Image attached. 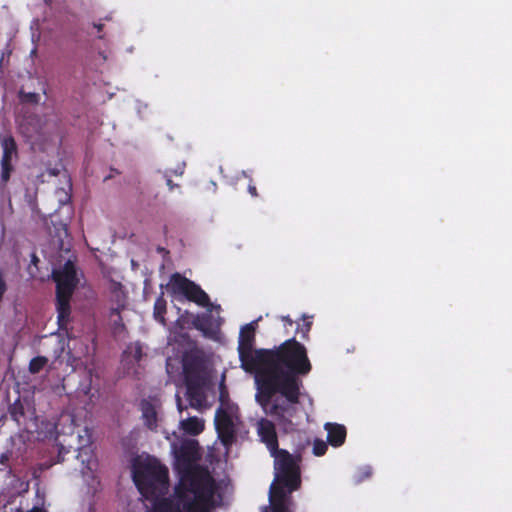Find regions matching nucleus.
Listing matches in <instances>:
<instances>
[{
	"label": "nucleus",
	"mask_w": 512,
	"mask_h": 512,
	"mask_svg": "<svg viewBox=\"0 0 512 512\" xmlns=\"http://www.w3.org/2000/svg\"><path fill=\"white\" fill-rule=\"evenodd\" d=\"M179 337L183 340H185L186 336L184 334H180Z\"/></svg>",
	"instance_id": "38"
},
{
	"label": "nucleus",
	"mask_w": 512,
	"mask_h": 512,
	"mask_svg": "<svg viewBox=\"0 0 512 512\" xmlns=\"http://www.w3.org/2000/svg\"><path fill=\"white\" fill-rule=\"evenodd\" d=\"M198 442L184 441L176 454L179 484L172 496L161 497L168 489V470L156 459L139 462L133 471L134 482L140 493L150 501L149 512H207L214 502L216 483L207 471L196 466L199 458Z\"/></svg>",
	"instance_id": "1"
},
{
	"label": "nucleus",
	"mask_w": 512,
	"mask_h": 512,
	"mask_svg": "<svg viewBox=\"0 0 512 512\" xmlns=\"http://www.w3.org/2000/svg\"><path fill=\"white\" fill-rule=\"evenodd\" d=\"M122 367L124 369V373L133 378H138L141 373V365L135 360H133V362H129L126 366L122 364Z\"/></svg>",
	"instance_id": "23"
},
{
	"label": "nucleus",
	"mask_w": 512,
	"mask_h": 512,
	"mask_svg": "<svg viewBox=\"0 0 512 512\" xmlns=\"http://www.w3.org/2000/svg\"><path fill=\"white\" fill-rule=\"evenodd\" d=\"M236 412V406H224L223 408H218L216 411V429L219 438L225 446L231 445L235 440L236 424L238 422Z\"/></svg>",
	"instance_id": "10"
},
{
	"label": "nucleus",
	"mask_w": 512,
	"mask_h": 512,
	"mask_svg": "<svg viewBox=\"0 0 512 512\" xmlns=\"http://www.w3.org/2000/svg\"><path fill=\"white\" fill-rule=\"evenodd\" d=\"M262 318H263L262 315H260L255 320L260 321V320H262Z\"/></svg>",
	"instance_id": "39"
},
{
	"label": "nucleus",
	"mask_w": 512,
	"mask_h": 512,
	"mask_svg": "<svg viewBox=\"0 0 512 512\" xmlns=\"http://www.w3.org/2000/svg\"><path fill=\"white\" fill-rule=\"evenodd\" d=\"M301 485L300 469H292L275 473L270 486L269 499L273 512H291L292 500L290 494Z\"/></svg>",
	"instance_id": "8"
},
{
	"label": "nucleus",
	"mask_w": 512,
	"mask_h": 512,
	"mask_svg": "<svg viewBox=\"0 0 512 512\" xmlns=\"http://www.w3.org/2000/svg\"><path fill=\"white\" fill-rule=\"evenodd\" d=\"M182 366L189 406L197 410L205 409L207 404L204 387L208 374L203 356L195 350L186 351L182 357Z\"/></svg>",
	"instance_id": "4"
},
{
	"label": "nucleus",
	"mask_w": 512,
	"mask_h": 512,
	"mask_svg": "<svg viewBox=\"0 0 512 512\" xmlns=\"http://www.w3.org/2000/svg\"><path fill=\"white\" fill-rule=\"evenodd\" d=\"M248 192L251 194L252 197H257L258 196L257 188L253 184H249Z\"/></svg>",
	"instance_id": "28"
},
{
	"label": "nucleus",
	"mask_w": 512,
	"mask_h": 512,
	"mask_svg": "<svg viewBox=\"0 0 512 512\" xmlns=\"http://www.w3.org/2000/svg\"><path fill=\"white\" fill-rule=\"evenodd\" d=\"M256 328L257 322H249L240 330L238 351L241 367L245 371L255 376L291 357L303 356L305 347L294 339L287 340L275 350H253Z\"/></svg>",
	"instance_id": "3"
},
{
	"label": "nucleus",
	"mask_w": 512,
	"mask_h": 512,
	"mask_svg": "<svg viewBox=\"0 0 512 512\" xmlns=\"http://www.w3.org/2000/svg\"><path fill=\"white\" fill-rule=\"evenodd\" d=\"M69 323H70V322H67V321H64V322H58V324H59V328H60V329H64V330H66V332H68V324H69ZM67 335H68V337H71V335H70L69 333H67Z\"/></svg>",
	"instance_id": "31"
},
{
	"label": "nucleus",
	"mask_w": 512,
	"mask_h": 512,
	"mask_svg": "<svg viewBox=\"0 0 512 512\" xmlns=\"http://www.w3.org/2000/svg\"><path fill=\"white\" fill-rule=\"evenodd\" d=\"M52 278L56 283L57 320H68L70 300L78 284L74 263L68 260L62 268L54 269Z\"/></svg>",
	"instance_id": "7"
},
{
	"label": "nucleus",
	"mask_w": 512,
	"mask_h": 512,
	"mask_svg": "<svg viewBox=\"0 0 512 512\" xmlns=\"http://www.w3.org/2000/svg\"><path fill=\"white\" fill-rule=\"evenodd\" d=\"M143 356L144 354L141 344L139 342L131 343L123 352L121 364L126 366L129 364V362H133V360H135L137 363H140Z\"/></svg>",
	"instance_id": "17"
},
{
	"label": "nucleus",
	"mask_w": 512,
	"mask_h": 512,
	"mask_svg": "<svg viewBox=\"0 0 512 512\" xmlns=\"http://www.w3.org/2000/svg\"><path fill=\"white\" fill-rule=\"evenodd\" d=\"M176 402H177L178 410L180 412H182L184 409H186V407L183 406L182 399H181V397L179 395H176Z\"/></svg>",
	"instance_id": "30"
},
{
	"label": "nucleus",
	"mask_w": 512,
	"mask_h": 512,
	"mask_svg": "<svg viewBox=\"0 0 512 512\" xmlns=\"http://www.w3.org/2000/svg\"><path fill=\"white\" fill-rule=\"evenodd\" d=\"M327 430L328 442L333 446H340L344 443L346 437L345 427L339 424L327 423L325 425Z\"/></svg>",
	"instance_id": "15"
},
{
	"label": "nucleus",
	"mask_w": 512,
	"mask_h": 512,
	"mask_svg": "<svg viewBox=\"0 0 512 512\" xmlns=\"http://www.w3.org/2000/svg\"><path fill=\"white\" fill-rule=\"evenodd\" d=\"M141 410H142V415L146 422V425L150 429H153L154 427H156L157 413H156L154 406L151 403L144 401L141 404Z\"/></svg>",
	"instance_id": "19"
},
{
	"label": "nucleus",
	"mask_w": 512,
	"mask_h": 512,
	"mask_svg": "<svg viewBox=\"0 0 512 512\" xmlns=\"http://www.w3.org/2000/svg\"><path fill=\"white\" fill-rule=\"evenodd\" d=\"M170 290L173 294L181 295L205 309L202 318L198 316L195 320H223L221 305L211 302L209 295L187 277L179 273L173 274L170 278Z\"/></svg>",
	"instance_id": "6"
},
{
	"label": "nucleus",
	"mask_w": 512,
	"mask_h": 512,
	"mask_svg": "<svg viewBox=\"0 0 512 512\" xmlns=\"http://www.w3.org/2000/svg\"><path fill=\"white\" fill-rule=\"evenodd\" d=\"M164 177L166 178V184L170 191H173L175 187H178L171 179V174L168 170L165 171Z\"/></svg>",
	"instance_id": "26"
},
{
	"label": "nucleus",
	"mask_w": 512,
	"mask_h": 512,
	"mask_svg": "<svg viewBox=\"0 0 512 512\" xmlns=\"http://www.w3.org/2000/svg\"><path fill=\"white\" fill-rule=\"evenodd\" d=\"M0 144L2 147L1 158V182L7 183L14 170L13 161L18 159V146L11 133L0 134Z\"/></svg>",
	"instance_id": "12"
},
{
	"label": "nucleus",
	"mask_w": 512,
	"mask_h": 512,
	"mask_svg": "<svg viewBox=\"0 0 512 512\" xmlns=\"http://www.w3.org/2000/svg\"><path fill=\"white\" fill-rule=\"evenodd\" d=\"M170 172V174H174L176 176H181L183 173H184V166H178L176 170L174 171H171V170H168Z\"/></svg>",
	"instance_id": "29"
},
{
	"label": "nucleus",
	"mask_w": 512,
	"mask_h": 512,
	"mask_svg": "<svg viewBox=\"0 0 512 512\" xmlns=\"http://www.w3.org/2000/svg\"><path fill=\"white\" fill-rule=\"evenodd\" d=\"M281 320L288 321V320H291V319H290V317L287 315V316H281Z\"/></svg>",
	"instance_id": "37"
},
{
	"label": "nucleus",
	"mask_w": 512,
	"mask_h": 512,
	"mask_svg": "<svg viewBox=\"0 0 512 512\" xmlns=\"http://www.w3.org/2000/svg\"><path fill=\"white\" fill-rule=\"evenodd\" d=\"M167 309V301L165 300L163 293L157 297L154 308L153 316L155 320H165V314Z\"/></svg>",
	"instance_id": "20"
},
{
	"label": "nucleus",
	"mask_w": 512,
	"mask_h": 512,
	"mask_svg": "<svg viewBox=\"0 0 512 512\" xmlns=\"http://www.w3.org/2000/svg\"><path fill=\"white\" fill-rule=\"evenodd\" d=\"M70 422L69 432L59 431L56 437L58 445V462L64 461V454L70 450L78 451L76 456L82 464L81 472L85 474V469L92 470V451L90 448L91 434L87 427H74L73 419L67 417Z\"/></svg>",
	"instance_id": "5"
},
{
	"label": "nucleus",
	"mask_w": 512,
	"mask_h": 512,
	"mask_svg": "<svg viewBox=\"0 0 512 512\" xmlns=\"http://www.w3.org/2000/svg\"><path fill=\"white\" fill-rule=\"evenodd\" d=\"M51 0H45L46 4H50Z\"/></svg>",
	"instance_id": "41"
},
{
	"label": "nucleus",
	"mask_w": 512,
	"mask_h": 512,
	"mask_svg": "<svg viewBox=\"0 0 512 512\" xmlns=\"http://www.w3.org/2000/svg\"><path fill=\"white\" fill-rule=\"evenodd\" d=\"M259 435L261 436V439L266 443L272 456L275 459V473L299 468L297 460L293 455L288 453L286 450L278 448L275 427L272 422L262 419L259 422Z\"/></svg>",
	"instance_id": "9"
},
{
	"label": "nucleus",
	"mask_w": 512,
	"mask_h": 512,
	"mask_svg": "<svg viewBox=\"0 0 512 512\" xmlns=\"http://www.w3.org/2000/svg\"><path fill=\"white\" fill-rule=\"evenodd\" d=\"M39 259L35 254H32L31 262L36 265L38 263Z\"/></svg>",
	"instance_id": "35"
},
{
	"label": "nucleus",
	"mask_w": 512,
	"mask_h": 512,
	"mask_svg": "<svg viewBox=\"0 0 512 512\" xmlns=\"http://www.w3.org/2000/svg\"><path fill=\"white\" fill-rule=\"evenodd\" d=\"M41 129V118L36 114L25 116L19 123L20 133L28 139L40 135Z\"/></svg>",
	"instance_id": "13"
},
{
	"label": "nucleus",
	"mask_w": 512,
	"mask_h": 512,
	"mask_svg": "<svg viewBox=\"0 0 512 512\" xmlns=\"http://www.w3.org/2000/svg\"><path fill=\"white\" fill-rule=\"evenodd\" d=\"M310 369L304 350L303 356L291 357L255 375L259 390L256 401L285 431L293 429L291 418L296 414L300 395L298 375L307 374Z\"/></svg>",
	"instance_id": "2"
},
{
	"label": "nucleus",
	"mask_w": 512,
	"mask_h": 512,
	"mask_svg": "<svg viewBox=\"0 0 512 512\" xmlns=\"http://www.w3.org/2000/svg\"><path fill=\"white\" fill-rule=\"evenodd\" d=\"M127 299L128 296L123 290L122 285L120 283H113L103 308L104 314L110 319L117 318V320H123L124 317H128L127 312L129 308Z\"/></svg>",
	"instance_id": "11"
},
{
	"label": "nucleus",
	"mask_w": 512,
	"mask_h": 512,
	"mask_svg": "<svg viewBox=\"0 0 512 512\" xmlns=\"http://www.w3.org/2000/svg\"><path fill=\"white\" fill-rule=\"evenodd\" d=\"M306 328H307V330H309V328H310V322H307V323H306Z\"/></svg>",
	"instance_id": "40"
},
{
	"label": "nucleus",
	"mask_w": 512,
	"mask_h": 512,
	"mask_svg": "<svg viewBox=\"0 0 512 512\" xmlns=\"http://www.w3.org/2000/svg\"><path fill=\"white\" fill-rule=\"evenodd\" d=\"M224 379H225V375L223 374L222 375V381L220 383V395H219V401H220V406L219 408H223L224 406L228 407V406H235L234 404H232L229 400V395H228V391H227V388L224 384Z\"/></svg>",
	"instance_id": "22"
},
{
	"label": "nucleus",
	"mask_w": 512,
	"mask_h": 512,
	"mask_svg": "<svg viewBox=\"0 0 512 512\" xmlns=\"http://www.w3.org/2000/svg\"><path fill=\"white\" fill-rule=\"evenodd\" d=\"M19 96H20V99L22 102L31 103V104H37L40 99L39 94L34 93V92L25 93V92L21 91Z\"/></svg>",
	"instance_id": "24"
},
{
	"label": "nucleus",
	"mask_w": 512,
	"mask_h": 512,
	"mask_svg": "<svg viewBox=\"0 0 512 512\" xmlns=\"http://www.w3.org/2000/svg\"><path fill=\"white\" fill-rule=\"evenodd\" d=\"M201 331L204 336L217 340L220 334V322H186Z\"/></svg>",
	"instance_id": "16"
},
{
	"label": "nucleus",
	"mask_w": 512,
	"mask_h": 512,
	"mask_svg": "<svg viewBox=\"0 0 512 512\" xmlns=\"http://www.w3.org/2000/svg\"><path fill=\"white\" fill-rule=\"evenodd\" d=\"M313 317H314L313 315L302 314L299 320L306 321V320L312 319Z\"/></svg>",
	"instance_id": "34"
},
{
	"label": "nucleus",
	"mask_w": 512,
	"mask_h": 512,
	"mask_svg": "<svg viewBox=\"0 0 512 512\" xmlns=\"http://www.w3.org/2000/svg\"><path fill=\"white\" fill-rule=\"evenodd\" d=\"M172 341H174V342L180 341L178 339V336L176 335V332L171 333L170 336L168 337V343L171 344Z\"/></svg>",
	"instance_id": "32"
},
{
	"label": "nucleus",
	"mask_w": 512,
	"mask_h": 512,
	"mask_svg": "<svg viewBox=\"0 0 512 512\" xmlns=\"http://www.w3.org/2000/svg\"><path fill=\"white\" fill-rule=\"evenodd\" d=\"M93 25L99 33L102 32L103 27H104V25L102 23H94Z\"/></svg>",
	"instance_id": "33"
},
{
	"label": "nucleus",
	"mask_w": 512,
	"mask_h": 512,
	"mask_svg": "<svg viewBox=\"0 0 512 512\" xmlns=\"http://www.w3.org/2000/svg\"><path fill=\"white\" fill-rule=\"evenodd\" d=\"M327 450V444L324 441L316 440L313 446V452L317 456H322Z\"/></svg>",
	"instance_id": "25"
},
{
	"label": "nucleus",
	"mask_w": 512,
	"mask_h": 512,
	"mask_svg": "<svg viewBox=\"0 0 512 512\" xmlns=\"http://www.w3.org/2000/svg\"><path fill=\"white\" fill-rule=\"evenodd\" d=\"M8 411L11 418L18 425L26 426L30 413V406L28 402H23L20 398H17L14 403L9 405Z\"/></svg>",
	"instance_id": "14"
},
{
	"label": "nucleus",
	"mask_w": 512,
	"mask_h": 512,
	"mask_svg": "<svg viewBox=\"0 0 512 512\" xmlns=\"http://www.w3.org/2000/svg\"><path fill=\"white\" fill-rule=\"evenodd\" d=\"M105 19L106 20H111V16H107Z\"/></svg>",
	"instance_id": "42"
},
{
	"label": "nucleus",
	"mask_w": 512,
	"mask_h": 512,
	"mask_svg": "<svg viewBox=\"0 0 512 512\" xmlns=\"http://www.w3.org/2000/svg\"><path fill=\"white\" fill-rule=\"evenodd\" d=\"M48 361V358L44 356L33 358L29 363V372L32 374L39 373L46 366Z\"/></svg>",
	"instance_id": "21"
},
{
	"label": "nucleus",
	"mask_w": 512,
	"mask_h": 512,
	"mask_svg": "<svg viewBox=\"0 0 512 512\" xmlns=\"http://www.w3.org/2000/svg\"><path fill=\"white\" fill-rule=\"evenodd\" d=\"M62 353H63V347H59V349L55 351V356H54V359L52 360L53 365H55L58 361L60 362Z\"/></svg>",
	"instance_id": "27"
},
{
	"label": "nucleus",
	"mask_w": 512,
	"mask_h": 512,
	"mask_svg": "<svg viewBox=\"0 0 512 512\" xmlns=\"http://www.w3.org/2000/svg\"><path fill=\"white\" fill-rule=\"evenodd\" d=\"M180 323L181 322H174L175 329H177V328H181L182 329L183 328L182 326H180Z\"/></svg>",
	"instance_id": "36"
},
{
	"label": "nucleus",
	"mask_w": 512,
	"mask_h": 512,
	"mask_svg": "<svg viewBox=\"0 0 512 512\" xmlns=\"http://www.w3.org/2000/svg\"><path fill=\"white\" fill-rule=\"evenodd\" d=\"M180 427L188 434L197 435L203 431L204 422L198 417H188L180 421Z\"/></svg>",
	"instance_id": "18"
}]
</instances>
